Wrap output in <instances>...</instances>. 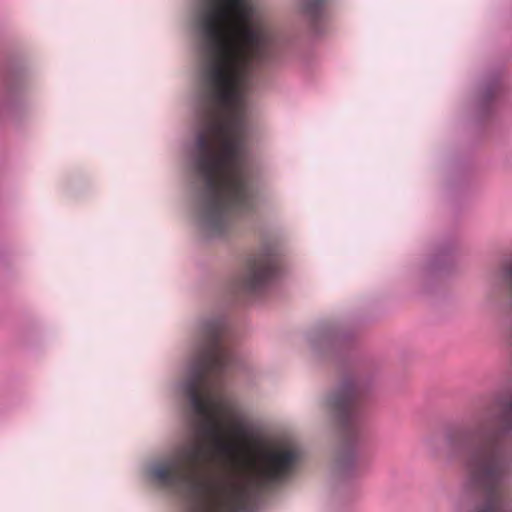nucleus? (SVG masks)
<instances>
[{"label": "nucleus", "mask_w": 512, "mask_h": 512, "mask_svg": "<svg viewBox=\"0 0 512 512\" xmlns=\"http://www.w3.org/2000/svg\"><path fill=\"white\" fill-rule=\"evenodd\" d=\"M194 25L198 107H246L254 68L274 53L275 31L252 0H196Z\"/></svg>", "instance_id": "f257e3e1"}, {"label": "nucleus", "mask_w": 512, "mask_h": 512, "mask_svg": "<svg viewBox=\"0 0 512 512\" xmlns=\"http://www.w3.org/2000/svg\"><path fill=\"white\" fill-rule=\"evenodd\" d=\"M498 405L502 413L497 419L498 431L482 428L471 436L463 437L449 432L445 435L446 453L449 457L467 451L464 468L466 485L480 489L485 501L477 512H508L509 503L504 489L508 463L498 435L512 429V395L501 398Z\"/></svg>", "instance_id": "f03ea898"}, {"label": "nucleus", "mask_w": 512, "mask_h": 512, "mask_svg": "<svg viewBox=\"0 0 512 512\" xmlns=\"http://www.w3.org/2000/svg\"><path fill=\"white\" fill-rule=\"evenodd\" d=\"M275 271V256L269 250L260 251L249 258L238 287L246 293L261 291L271 282Z\"/></svg>", "instance_id": "7ed1b4c3"}, {"label": "nucleus", "mask_w": 512, "mask_h": 512, "mask_svg": "<svg viewBox=\"0 0 512 512\" xmlns=\"http://www.w3.org/2000/svg\"><path fill=\"white\" fill-rule=\"evenodd\" d=\"M358 389L354 384H343L336 395L329 399L330 406L335 410L339 422L344 426L353 424L358 419L356 399Z\"/></svg>", "instance_id": "20e7f679"}, {"label": "nucleus", "mask_w": 512, "mask_h": 512, "mask_svg": "<svg viewBox=\"0 0 512 512\" xmlns=\"http://www.w3.org/2000/svg\"><path fill=\"white\" fill-rule=\"evenodd\" d=\"M321 6V0H306V10L310 14H315Z\"/></svg>", "instance_id": "39448f33"}, {"label": "nucleus", "mask_w": 512, "mask_h": 512, "mask_svg": "<svg viewBox=\"0 0 512 512\" xmlns=\"http://www.w3.org/2000/svg\"><path fill=\"white\" fill-rule=\"evenodd\" d=\"M506 276L508 280L512 283V266L507 270Z\"/></svg>", "instance_id": "423d86ee"}]
</instances>
